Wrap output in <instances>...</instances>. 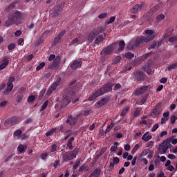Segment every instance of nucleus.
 <instances>
[{"label":"nucleus","mask_w":177,"mask_h":177,"mask_svg":"<svg viewBox=\"0 0 177 177\" xmlns=\"http://www.w3.org/2000/svg\"><path fill=\"white\" fill-rule=\"evenodd\" d=\"M112 89L113 83L109 82L93 93V95L88 97V100L90 102H93V100H95L97 97L102 96V95H104V93H107V92H111Z\"/></svg>","instance_id":"f257e3e1"},{"label":"nucleus","mask_w":177,"mask_h":177,"mask_svg":"<svg viewBox=\"0 0 177 177\" xmlns=\"http://www.w3.org/2000/svg\"><path fill=\"white\" fill-rule=\"evenodd\" d=\"M20 20H21V12L15 11L8 16V19L4 24L6 27H9L12 24H19Z\"/></svg>","instance_id":"f03ea898"},{"label":"nucleus","mask_w":177,"mask_h":177,"mask_svg":"<svg viewBox=\"0 0 177 177\" xmlns=\"http://www.w3.org/2000/svg\"><path fill=\"white\" fill-rule=\"evenodd\" d=\"M171 147L172 145H171V138H167L159 145L158 153L159 154H165V153H167L168 151V149H171Z\"/></svg>","instance_id":"7ed1b4c3"},{"label":"nucleus","mask_w":177,"mask_h":177,"mask_svg":"<svg viewBox=\"0 0 177 177\" xmlns=\"http://www.w3.org/2000/svg\"><path fill=\"white\" fill-rule=\"evenodd\" d=\"M78 151H80V149H78V148H75L72 151L65 152L62 156L63 161H66L67 162L68 161H71V160H74V158L77 157Z\"/></svg>","instance_id":"20e7f679"},{"label":"nucleus","mask_w":177,"mask_h":177,"mask_svg":"<svg viewBox=\"0 0 177 177\" xmlns=\"http://www.w3.org/2000/svg\"><path fill=\"white\" fill-rule=\"evenodd\" d=\"M52 60H53V62L50 64L48 66V68L50 70H52V68H56V67L59 66V64L62 60V57H60V56L56 57L55 54H51L48 57V62H52Z\"/></svg>","instance_id":"39448f33"},{"label":"nucleus","mask_w":177,"mask_h":177,"mask_svg":"<svg viewBox=\"0 0 177 177\" xmlns=\"http://www.w3.org/2000/svg\"><path fill=\"white\" fill-rule=\"evenodd\" d=\"M153 38H156V36H141L136 39L134 45L135 46H139L142 42H150V41H153Z\"/></svg>","instance_id":"423d86ee"},{"label":"nucleus","mask_w":177,"mask_h":177,"mask_svg":"<svg viewBox=\"0 0 177 177\" xmlns=\"http://www.w3.org/2000/svg\"><path fill=\"white\" fill-rule=\"evenodd\" d=\"M100 32H102V30L100 28H95L91 30L87 36L88 42H93L95 38H96V37H97Z\"/></svg>","instance_id":"0eeeda50"},{"label":"nucleus","mask_w":177,"mask_h":177,"mask_svg":"<svg viewBox=\"0 0 177 177\" xmlns=\"http://www.w3.org/2000/svg\"><path fill=\"white\" fill-rule=\"evenodd\" d=\"M60 81H62V78H58L57 80L53 84L50 85V88L48 89L46 92L47 96H50L54 91H56L59 84H60Z\"/></svg>","instance_id":"6e6552de"},{"label":"nucleus","mask_w":177,"mask_h":177,"mask_svg":"<svg viewBox=\"0 0 177 177\" xmlns=\"http://www.w3.org/2000/svg\"><path fill=\"white\" fill-rule=\"evenodd\" d=\"M117 49V44L115 43L110 45L109 46L105 48L102 51V54L104 55H111V53H113V51Z\"/></svg>","instance_id":"1a4fd4ad"},{"label":"nucleus","mask_w":177,"mask_h":177,"mask_svg":"<svg viewBox=\"0 0 177 177\" xmlns=\"http://www.w3.org/2000/svg\"><path fill=\"white\" fill-rule=\"evenodd\" d=\"M80 117H81V113L77 115L76 118H73L71 115H68L66 122L71 126L75 125V122H77V120H78Z\"/></svg>","instance_id":"9d476101"},{"label":"nucleus","mask_w":177,"mask_h":177,"mask_svg":"<svg viewBox=\"0 0 177 177\" xmlns=\"http://www.w3.org/2000/svg\"><path fill=\"white\" fill-rule=\"evenodd\" d=\"M145 73L140 71H137L134 73V80L136 81H143L145 80Z\"/></svg>","instance_id":"9b49d317"},{"label":"nucleus","mask_w":177,"mask_h":177,"mask_svg":"<svg viewBox=\"0 0 177 177\" xmlns=\"http://www.w3.org/2000/svg\"><path fill=\"white\" fill-rule=\"evenodd\" d=\"M149 91H150V86H143L138 89L135 93L136 95H143V93H147Z\"/></svg>","instance_id":"f8f14e48"},{"label":"nucleus","mask_w":177,"mask_h":177,"mask_svg":"<svg viewBox=\"0 0 177 177\" xmlns=\"http://www.w3.org/2000/svg\"><path fill=\"white\" fill-rule=\"evenodd\" d=\"M19 118L14 116L12 118H10L6 120V124L7 125H15V124H17L19 122Z\"/></svg>","instance_id":"ddd939ff"},{"label":"nucleus","mask_w":177,"mask_h":177,"mask_svg":"<svg viewBox=\"0 0 177 177\" xmlns=\"http://www.w3.org/2000/svg\"><path fill=\"white\" fill-rule=\"evenodd\" d=\"M143 8H145V3H141L140 5L136 4L131 8V12L133 14H135V13L139 12V10H142L143 9Z\"/></svg>","instance_id":"4468645a"},{"label":"nucleus","mask_w":177,"mask_h":177,"mask_svg":"<svg viewBox=\"0 0 177 177\" xmlns=\"http://www.w3.org/2000/svg\"><path fill=\"white\" fill-rule=\"evenodd\" d=\"M63 100L62 101V107H64L66 106H67V104H68V103H70V102L71 101V97L67 95V94H64V97H63Z\"/></svg>","instance_id":"2eb2a0df"},{"label":"nucleus","mask_w":177,"mask_h":177,"mask_svg":"<svg viewBox=\"0 0 177 177\" xmlns=\"http://www.w3.org/2000/svg\"><path fill=\"white\" fill-rule=\"evenodd\" d=\"M63 8H64V4H62L59 7L57 6L55 10L50 11V15H52L53 17L57 16L59 15V12H60Z\"/></svg>","instance_id":"dca6fc26"},{"label":"nucleus","mask_w":177,"mask_h":177,"mask_svg":"<svg viewBox=\"0 0 177 177\" xmlns=\"http://www.w3.org/2000/svg\"><path fill=\"white\" fill-rule=\"evenodd\" d=\"M161 6H162V4L160 3L157 6H154L151 8L150 11L148 12V16H153V14L156 13Z\"/></svg>","instance_id":"f3484780"},{"label":"nucleus","mask_w":177,"mask_h":177,"mask_svg":"<svg viewBox=\"0 0 177 177\" xmlns=\"http://www.w3.org/2000/svg\"><path fill=\"white\" fill-rule=\"evenodd\" d=\"M8 64H9V58H8V57H4L3 59V62L0 65V70L6 68Z\"/></svg>","instance_id":"a211bd4d"},{"label":"nucleus","mask_w":177,"mask_h":177,"mask_svg":"<svg viewBox=\"0 0 177 177\" xmlns=\"http://www.w3.org/2000/svg\"><path fill=\"white\" fill-rule=\"evenodd\" d=\"M107 102H109V99L102 98L101 100L96 102L95 106H97V107H98L99 109L100 107H102V106H104Z\"/></svg>","instance_id":"6ab92c4d"},{"label":"nucleus","mask_w":177,"mask_h":177,"mask_svg":"<svg viewBox=\"0 0 177 177\" xmlns=\"http://www.w3.org/2000/svg\"><path fill=\"white\" fill-rule=\"evenodd\" d=\"M81 64H82L81 61L76 60L71 64V68H73V70H75V68H78V67H81Z\"/></svg>","instance_id":"aec40b11"},{"label":"nucleus","mask_w":177,"mask_h":177,"mask_svg":"<svg viewBox=\"0 0 177 177\" xmlns=\"http://www.w3.org/2000/svg\"><path fill=\"white\" fill-rule=\"evenodd\" d=\"M149 135V132H146L142 137V140L145 142H149V140H151V138H153L151 135Z\"/></svg>","instance_id":"412c9836"},{"label":"nucleus","mask_w":177,"mask_h":177,"mask_svg":"<svg viewBox=\"0 0 177 177\" xmlns=\"http://www.w3.org/2000/svg\"><path fill=\"white\" fill-rule=\"evenodd\" d=\"M26 149H27V146L23 145L21 144H20L17 147V150L19 153H23V151H26Z\"/></svg>","instance_id":"4be33fe9"},{"label":"nucleus","mask_w":177,"mask_h":177,"mask_svg":"<svg viewBox=\"0 0 177 177\" xmlns=\"http://www.w3.org/2000/svg\"><path fill=\"white\" fill-rule=\"evenodd\" d=\"M13 89V83H8L6 91H4L5 95L8 94V92H10Z\"/></svg>","instance_id":"5701e85b"},{"label":"nucleus","mask_w":177,"mask_h":177,"mask_svg":"<svg viewBox=\"0 0 177 177\" xmlns=\"http://www.w3.org/2000/svg\"><path fill=\"white\" fill-rule=\"evenodd\" d=\"M145 34L149 35L148 37H157V34H155L153 35V34H154V32L153 31V30H147L145 31Z\"/></svg>","instance_id":"b1692460"},{"label":"nucleus","mask_w":177,"mask_h":177,"mask_svg":"<svg viewBox=\"0 0 177 177\" xmlns=\"http://www.w3.org/2000/svg\"><path fill=\"white\" fill-rule=\"evenodd\" d=\"M114 127V123L111 122L109 126L106 127L104 133H109V131H111L113 129V127Z\"/></svg>","instance_id":"393cba45"},{"label":"nucleus","mask_w":177,"mask_h":177,"mask_svg":"<svg viewBox=\"0 0 177 177\" xmlns=\"http://www.w3.org/2000/svg\"><path fill=\"white\" fill-rule=\"evenodd\" d=\"M77 42H79V44H82L83 42H85V39H83L82 41H80V39H78V38H75L72 40L71 41V44L72 45H75V44H77Z\"/></svg>","instance_id":"a878e982"},{"label":"nucleus","mask_w":177,"mask_h":177,"mask_svg":"<svg viewBox=\"0 0 177 177\" xmlns=\"http://www.w3.org/2000/svg\"><path fill=\"white\" fill-rule=\"evenodd\" d=\"M124 48H125V41H124V40H122L119 43L118 50H124Z\"/></svg>","instance_id":"bb28decb"},{"label":"nucleus","mask_w":177,"mask_h":177,"mask_svg":"<svg viewBox=\"0 0 177 177\" xmlns=\"http://www.w3.org/2000/svg\"><path fill=\"white\" fill-rule=\"evenodd\" d=\"M104 38L103 37V35H99L95 39V44H100V42H102Z\"/></svg>","instance_id":"cd10ccee"},{"label":"nucleus","mask_w":177,"mask_h":177,"mask_svg":"<svg viewBox=\"0 0 177 177\" xmlns=\"http://www.w3.org/2000/svg\"><path fill=\"white\" fill-rule=\"evenodd\" d=\"M176 67H177V63L171 64V65L167 67L166 70H169V71L175 70Z\"/></svg>","instance_id":"c85d7f7f"},{"label":"nucleus","mask_w":177,"mask_h":177,"mask_svg":"<svg viewBox=\"0 0 177 177\" xmlns=\"http://www.w3.org/2000/svg\"><path fill=\"white\" fill-rule=\"evenodd\" d=\"M149 153H150V149H144L140 153V157H145V156H147Z\"/></svg>","instance_id":"c756f323"},{"label":"nucleus","mask_w":177,"mask_h":177,"mask_svg":"<svg viewBox=\"0 0 177 177\" xmlns=\"http://www.w3.org/2000/svg\"><path fill=\"white\" fill-rule=\"evenodd\" d=\"M126 59H132L135 55H133V53H126L125 55H124Z\"/></svg>","instance_id":"7c9ffc66"},{"label":"nucleus","mask_w":177,"mask_h":177,"mask_svg":"<svg viewBox=\"0 0 177 177\" xmlns=\"http://www.w3.org/2000/svg\"><path fill=\"white\" fill-rule=\"evenodd\" d=\"M118 142H115L113 145L111 147L110 151L114 152L117 150Z\"/></svg>","instance_id":"2f4dec72"},{"label":"nucleus","mask_w":177,"mask_h":177,"mask_svg":"<svg viewBox=\"0 0 177 177\" xmlns=\"http://www.w3.org/2000/svg\"><path fill=\"white\" fill-rule=\"evenodd\" d=\"M44 67H45V62H41L37 66L36 70L37 71H39V70H41Z\"/></svg>","instance_id":"473e14b6"},{"label":"nucleus","mask_w":177,"mask_h":177,"mask_svg":"<svg viewBox=\"0 0 177 177\" xmlns=\"http://www.w3.org/2000/svg\"><path fill=\"white\" fill-rule=\"evenodd\" d=\"M164 19H165V15L162 14L158 15L156 17L157 21H161V20H164Z\"/></svg>","instance_id":"72a5a7b5"},{"label":"nucleus","mask_w":177,"mask_h":177,"mask_svg":"<svg viewBox=\"0 0 177 177\" xmlns=\"http://www.w3.org/2000/svg\"><path fill=\"white\" fill-rule=\"evenodd\" d=\"M55 132H56V129H53L50 131L46 132V136H52V135H53V133H55Z\"/></svg>","instance_id":"f704fd0d"},{"label":"nucleus","mask_w":177,"mask_h":177,"mask_svg":"<svg viewBox=\"0 0 177 177\" xmlns=\"http://www.w3.org/2000/svg\"><path fill=\"white\" fill-rule=\"evenodd\" d=\"M48 103H49V101H45L44 103L43 104L41 109H40V111H44L46 107H48Z\"/></svg>","instance_id":"c9c22d12"},{"label":"nucleus","mask_w":177,"mask_h":177,"mask_svg":"<svg viewBox=\"0 0 177 177\" xmlns=\"http://www.w3.org/2000/svg\"><path fill=\"white\" fill-rule=\"evenodd\" d=\"M128 110H129V106H126L123 111H122L121 115L122 117H124L128 113Z\"/></svg>","instance_id":"e433bc0d"},{"label":"nucleus","mask_w":177,"mask_h":177,"mask_svg":"<svg viewBox=\"0 0 177 177\" xmlns=\"http://www.w3.org/2000/svg\"><path fill=\"white\" fill-rule=\"evenodd\" d=\"M35 100V96L30 95L28 98V103H32Z\"/></svg>","instance_id":"4c0bfd02"},{"label":"nucleus","mask_w":177,"mask_h":177,"mask_svg":"<svg viewBox=\"0 0 177 177\" xmlns=\"http://www.w3.org/2000/svg\"><path fill=\"white\" fill-rule=\"evenodd\" d=\"M7 104H8V101H2L1 102H0L1 109H5Z\"/></svg>","instance_id":"58836bf2"},{"label":"nucleus","mask_w":177,"mask_h":177,"mask_svg":"<svg viewBox=\"0 0 177 177\" xmlns=\"http://www.w3.org/2000/svg\"><path fill=\"white\" fill-rule=\"evenodd\" d=\"M121 60V57L117 56L115 59H113V63L114 64H117Z\"/></svg>","instance_id":"ea45409f"},{"label":"nucleus","mask_w":177,"mask_h":177,"mask_svg":"<svg viewBox=\"0 0 177 177\" xmlns=\"http://www.w3.org/2000/svg\"><path fill=\"white\" fill-rule=\"evenodd\" d=\"M153 145H154V142H153V141H149V142H148L145 145V146H146V147H149L150 149H151V147H153Z\"/></svg>","instance_id":"a19ab883"},{"label":"nucleus","mask_w":177,"mask_h":177,"mask_svg":"<svg viewBox=\"0 0 177 177\" xmlns=\"http://www.w3.org/2000/svg\"><path fill=\"white\" fill-rule=\"evenodd\" d=\"M146 100H147V95L141 99L140 104H145V103H146Z\"/></svg>","instance_id":"79ce46f5"},{"label":"nucleus","mask_w":177,"mask_h":177,"mask_svg":"<svg viewBox=\"0 0 177 177\" xmlns=\"http://www.w3.org/2000/svg\"><path fill=\"white\" fill-rule=\"evenodd\" d=\"M113 162L115 165H117L120 162V158L118 157L113 158Z\"/></svg>","instance_id":"37998d69"},{"label":"nucleus","mask_w":177,"mask_h":177,"mask_svg":"<svg viewBox=\"0 0 177 177\" xmlns=\"http://www.w3.org/2000/svg\"><path fill=\"white\" fill-rule=\"evenodd\" d=\"M107 16H109V14L108 13H102V14H100L98 17L100 19H106V17H107Z\"/></svg>","instance_id":"c03bdc74"},{"label":"nucleus","mask_w":177,"mask_h":177,"mask_svg":"<svg viewBox=\"0 0 177 177\" xmlns=\"http://www.w3.org/2000/svg\"><path fill=\"white\" fill-rule=\"evenodd\" d=\"M15 48H16V44H11L8 46V50H12V49H15Z\"/></svg>","instance_id":"a18cd8bd"},{"label":"nucleus","mask_w":177,"mask_h":177,"mask_svg":"<svg viewBox=\"0 0 177 177\" xmlns=\"http://www.w3.org/2000/svg\"><path fill=\"white\" fill-rule=\"evenodd\" d=\"M169 42H176L177 36H173L169 39Z\"/></svg>","instance_id":"49530a36"},{"label":"nucleus","mask_w":177,"mask_h":177,"mask_svg":"<svg viewBox=\"0 0 177 177\" xmlns=\"http://www.w3.org/2000/svg\"><path fill=\"white\" fill-rule=\"evenodd\" d=\"M80 164H81V161L80 160L76 161L75 164L73 165V169H77V168L80 167Z\"/></svg>","instance_id":"de8ad7c7"},{"label":"nucleus","mask_w":177,"mask_h":177,"mask_svg":"<svg viewBox=\"0 0 177 177\" xmlns=\"http://www.w3.org/2000/svg\"><path fill=\"white\" fill-rule=\"evenodd\" d=\"M21 135V130L18 129L14 133V136H20Z\"/></svg>","instance_id":"09e8293b"},{"label":"nucleus","mask_w":177,"mask_h":177,"mask_svg":"<svg viewBox=\"0 0 177 177\" xmlns=\"http://www.w3.org/2000/svg\"><path fill=\"white\" fill-rule=\"evenodd\" d=\"M65 34H66V30H64L59 32L57 36L62 39V37H63V35H64Z\"/></svg>","instance_id":"8fccbe9b"},{"label":"nucleus","mask_w":177,"mask_h":177,"mask_svg":"<svg viewBox=\"0 0 177 177\" xmlns=\"http://www.w3.org/2000/svg\"><path fill=\"white\" fill-rule=\"evenodd\" d=\"M157 129H158V124H156L153 126V127L151 129V131L156 132V131H157Z\"/></svg>","instance_id":"3c124183"},{"label":"nucleus","mask_w":177,"mask_h":177,"mask_svg":"<svg viewBox=\"0 0 177 177\" xmlns=\"http://www.w3.org/2000/svg\"><path fill=\"white\" fill-rule=\"evenodd\" d=\"M41 160H46L48 158V153H44L41 155Z\"/></svg>","instance_id":"603ef678"},{"label":"nucleus","mask_w":177,"mask_h":177,"mask_svg":"<svg viewBox=\"0 0 177 177\" xmlns=\"http://www.w3.org/2000/svg\"><path fill=\"white\" fill-rule=\"evenodd\" d=\"M56 149H57V145H56V144H54L50 149L51 153L56 151Z\"/></svg>","instance_id":"864d4df0"},{"label":"nucleus","mask_w":177,"mask_h":177,"mask_svg":"<svg viewBox=\"0 0 177 177\" xmlns=\"http://www.w3.org/2000/svg\"><path fill=\"white\" fill-rule=\"evenodd\" d=\"M115 20V17H111L110 19L107 21V24H111Z\"/></svg>","instance_id":"5fc2aeb1"},{"label":"nucleus","mask_w":177,"mask_h":177,"mask_svg":"<svg viewBox=\"0 0 177 177\" xmlns=\"http://www.w3.org/2000/svg\"><path fill=\"white\" fill-rule=\"evenodd\" d=\"M118 89H121V84H116L114 87V91H118Z\"/></svg>","instance_id":"6e6d98bb"},{"label":"nucleus","mask_w":177,"mask_h":177,"mask_svg":"<svg viewBox=\"0 0 177 177\" xmlns=\"http://www.w3.org/2000/svg\"><path fill=\"white\" fill-rule=\"evenodd\" d=\"M140 147V145H139V144H136L133 149V151H138Z\"/></svg>","instance_id":"4d7b16f0"},{"label":"nucleus","mask_w":177,"mask_h":177,"mask_svg":"<svg viewBox=\"0 0 177 177\" xmlns=\"http://www.w3.org/2000/svg\"><path fill=\"white\" fill-rule=\"evenodd\" d=\"M166 135H168V131H162L160 135V138H163V136H165Z\"/></svg>","instance_id":"13d9d810"},{"label":"nucleus","mask_w":177,"mask_h":177,"mask_svg":"<svg viewBox=\"0 0 177 177\" xmlns=\"http://www.w3.org/2000/svg\"><path fill=\"white\" fill-rule=\"evenodd\" d=\"M16 4V3H12L9 5L8 10H10L12 9H13V8H15V5Z\"/></svg>","instance_id":"bf43d9fd"},{"label":"nucleus","mask_w":177,"mask_h":177,"mask_svg":"<svg viewBox=\"0 0 177 177\" xmlns=\"http://www.w3.org/2000/svg\"><path fill=\"white\" fill-rule=\"evenodd\" d=\"M139 114H140V111L139 109H136L134 111V117H138Z\"/></svg>","instance_id":"052dcab7"},{"label":"nucleus","mask_w":177,"mask_h":177,"mask_svg":"<svg viewBox=\"0 0 177 177\" xmlns=\"http://www.w3.org/2000/svg\"><path fill=\"white\" fill-rule=\"evenodd\" d=\"M26 91V88L24 87H21L18 89V93H23V92Z\"/></svg>","instance_id":"680f3d73"},{"label":"nucleus","mask_w":177,"mask_h":177,"mask_svg":"<svg viewBox=\"0 0 177 177\" xmlns=\"http://www.w3.org/2000/svg\"><path fill=\"white\" fill-rule=\"evenodd\" d=\"M136 160H138V156H136L133 158L132 161H131V165H135V164H136Z\"/></svg>","instance_id":"e2e57ef3"},{"label":"nucleus","mask_w":177,"mask_h":177,"mask_svg":"<svg viewBox=\"0 0 177 177\" xmlns=\"http://www.w3.org/2000/svg\"><path fill=\"white\" fill-rule=\"evenodd\" d=\"M172 31H174V28H169L167 30V35H171V34H172Z\"/></svg>","instance_id":"0e129e2a"},{"label":"nucleus","mask_w":177,"mask_h":177,"mask_svg":"<svg viewBox=\"0 0 177 177\" xmlns=\"http://www.w3.org/2000/svg\"><path fill=\"white\" fill-rule=\"evenodd\" d=\"M14 81H15V77H10L9 78L8 84H13Z\"/></svg>","instance_id":"69168bd1"},{"label":"nucleus","mask_w":177,"mask_h":177,"mask_svg":"<svg viewBox=\"0 0 177 177\" xmlns=\"http://www.w3.org/2000/svg\"><path fill=\"white\" fill-rule=\"evenodd\" d=\"M15 37H20L21 35V30H17L15 33Z\"/></svg>","instance_id":"338daca9"},{"label":"nucleus","mask_w":177,"mask_h":177,"mask_svg":"<svg viewBox=\"0 0 177 177\" xmlns=\"http://www.w3.org/2000/svg\"><path fill=\"white\" fill-rule=\"evenodd\" d=\"M60 38L58 37V36H57L55 39H54V44H57L58 42H59V41H60Z\"/></svg>","instance_id":"774afa93"}]
</instances>
